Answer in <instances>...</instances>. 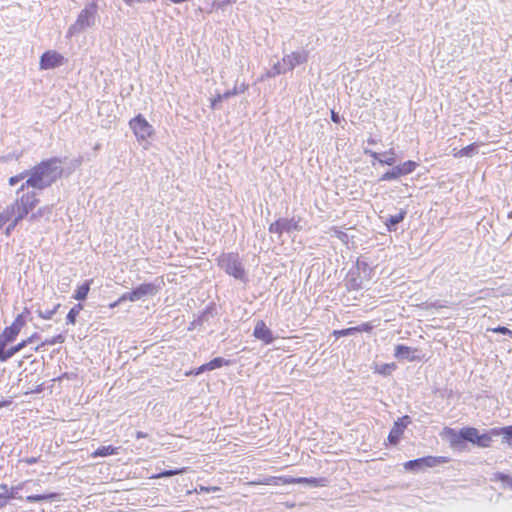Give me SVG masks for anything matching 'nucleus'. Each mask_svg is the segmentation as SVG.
Listing matches in <instances>:
<instances>
[{"mask_svg": "<svg viewBox=\"0 0 512 512\" xmlns=\"http://www.w3.org/2000/svg\"><path fill=\"white\" fill-rule=\"evenodd\" d=\"M61 304H56L54 305V307L52 309H49V310H45V311H42L40 309L37 310V314L40 318L42 319H46V320H49L51 319L54 314L58 311V309L60 308Z\"/></svg>", "mask_w": 512, "mask_h": 512, "instance_id": "f704fd0d", "label": "nucleus"}, {"mask_svg": "<svg viewBox=\"0 0 512 512\" xmlns=\"http://www.w3.org/2000/svg\"><path fill=\"white\" fill-rule=\"evenodd\" d=\"M470 430V427H465L456 431L452 428H446V434L448 435L450 445L452 447H460L464 441H466L465 433Z\"/></svg>", "mask_w": 512, "mask_h": 512, "instance_id": "4468645a", "label": "nucleus"}, {"mask_svg": "<svg viewBox=\"0 0 512 512\" xmlns=\"http://www.w3.org/2000/svg\"><path fill=\"white\" fill-rule=\"evenodd\" d=\"M382 156H383V158H390V157H391V155H390V154H388V155H382Z\"/></svg>", "mask_w": 512, "mask_h": 512, "instance_id": "680f3d73", "label": "nucleus"}, {"mask_svg": "<svg viewBox=\"0 0 512 512\" xmlns=\"http://www.w3.org/2000/svg\"><path fill=\"white\" fill-rule=\"evenodd\" d=\"M356 333H357V328L356 327H349V328H346V329L335 330L334 331V335H336L337 337L350 336V335H354Z\"/></svg>", "mask_w": 512, "mask_h": 512, "instance_id": "58836bf2", "label": "nucleus"}, {"mask_svg": "<svg viewBox=\"0 0 512 512\" xmlns=\"http://www.w3.org/2000/svg\"><path fill=\"white\" fill-rule=\"evenodd\" d=\"M247 86L242 84L240 87H234L232 90H228L223 94H218L211 102V107L213 109L218 108V104L221 103L224 99H228L231 96L243 93L246 90Z\"/></svg>", "mask_w": 512, "mask_h": 512, "instance_id": "dca6fc26", "label": "nucleus"}, {"mask_svg": "<svg viewBox=\"0 0 512 512\" xmlns=\"http://www.w3.org/2000/svg\"><path fill=\"white\" fill-rule=\"evenodd\" d=\"M65 341V336L62 334H58L50 339H46L41 343V345H38L34 348L35 351H38L41 346H53L56 344H61Z\"/></svg>", "mask_w": 512, "mask_h": 512, "instance_id": "7c9ffc66", "label": "nucleus"}, {"mask_svg": "<svg viewBox=\"0 0 512 512\" xmlns=\"http://www.w3.org/2000/svg\"><path fill=\"white\" fill-rule=\"evenodd\" d=\"M411 422L410 420V417L405 415L401 418H398L395 422H394V425L392 427V429L390 430L389 432V435H388V441L393 444V445H396L403 432H404V429L407 427V425Z\"/></svg>", "mask_w": 512, "mask_h": 512, "instance_id": "9d476101", "label": "nucleus"}, {"mask_svg": "<svg viewBox=\"0 0 512 512\" xmlns=\"http://www.w3.org/2000/svg\"><path fill=\"white\" fill-rule=\"evenodd\" d=\"M10 403H11V401H7V400L0 401V408L8 406V405H10Z\"/></svg>", "mask_w": 512, "mask_h": 512, "instance_id": "4d7b16f0", "label": "nucleus"}, {"mask_svg": "<svg viewBox=\"0 0 512 512\" xmlns=\"http://www.w3.org/2000/svg\"><path fill=\"white\" fill-rule=\"evenodd\" d=\"M83 309L81 304L74 305L66 316V323L68 325H74L76 323V318L79 315L80 311Z\"/></svg>", "mask_w": 512, "mask_h": 512, "instance_id": "cd10ccee", "label": "nucleus"}, {"mask_svg": "<svg viewBox=\"0 0 512 512\" xmlns=\"http://www.w3.org/2000/svg\"><path fill=\"white\" fill-rule=\"evenodd\" d=\"M357 333L359 332H370L372 330V325L370 323H363L359 326H356Z\"/></svg>", "mask_w": 512, "mask_h": 512, "instance_id": "de8ad7c7", "label": "nucleus"}, {"mask_svg": "<svg viewBox=\"0 0 512 512\" xmlns=\"http://www.w3.org/2000/svg\"><path fill=\"white\" fill-rule=\"evenodd\" d=\"M187 471V468H180V469H174V470H164L160 473H158L155 478H168L174 475L183 474Z\"/></svg>", "mask_w": 512, "mask_h": 512, "instance_id": "c9c22d12", "label": "nucleus"}, {"mask_svg": "<svg viewBox=\"0 0 512 512\" xmlns=\"http://www.w3.org/2000/svg\"><path fill=\"white\" fill-rule=\"evenodd\" d=\"M29 338H32V342L35 341V339H38L39 338V335L37 333L33 334L32 336H30Z\"/></svg>", "mask_w": 512, "mask_h": 512, "instance_id": "bf43d9fd", "label": "nucleus"}, {"mask_svg": "<svg viewBox=\"0 0 512 512\" xmlns=\"http://www.w3.org/2000/svg\"><path fill=\"white\" fill-rule=\"evenodd\" d=\"M288 483L292 484H307L310 487H324L326 486V479L325 478H316V477H298V478H291Z\"/></svg>", "mask_w": 512, "mask_h": 512, "instance_id": "f3484780", "label": "nucleus"}, {"mask_svg": "<svg viewBox=\"0 0 512 512\" xmlns=\"http://www.w3.org/2000/svg\"><path fill=\"white\" fill-rule=\"evenodd\" d=\"M477 146L475 144H470L461 150H459L455 156L456 157H470L472 156L476 151Z\"/></svg>", "mask_w": 512, "mask_h": 512, "instance_id": "e433bc0d", "label": "nucleus"}, {"mask_svg": "<svg viewBox=\"0 0 512 512\" xmlns=\"http://www.w3.org/2000/svg\"><path fill=\"white\" fill-rule=\"evenodd\" d=\"M492 331L495 333L508 335V336L512 337V330H510L509 328L504 327V326H498V327L492 329Z\"/></svg>", "mask_w": 512, "mask_h": 512, "instance_id": "a18cd8bd", "label": "nucleus"}, {"mask_svg": "<svg viewBox=\"0 0 512 512\" xmlns=\"http://www.w3.org/2000/svg\"><path fill=\"white\" fill-rule=\"evenodd\" d=\"M229 364H230V360H227L223 357H216L206 363V368H208L209 371H212L214 369L221 368V367L227 366Z\"/></svg>", "mask_w": 512, "mask_h": 512, "instance_id": "bb28decb", "label": "nucleus"}, {"mask_svg": "<svg viewBox=\"0 0 512 512\" xmlns=\"http://www.w3.org/2000/svg\"><path fill=\"white\" fill-rule=\"evenodd\" d=\"M331 120L334 122V123H340L341 121V118L339 116L338 113H336L335 111H331Z\"/></svg>", "mask_w": 512, "mask_h": 512, "instance_id": "3c124183", "label": "nucleus"}, {"mask_svg": "<svg viewBox=\"0 0 512 512\" xmlns=\"http://www.w3.org/2000/svg\"><path fill=\"white\" fill-rule=\"evenodd\" d=\"M499 435H503L502 428H492L488 432L480 434L478 429L470 427V430L465 433L467 442L481 448L490 447L493 437Z\"/></svg>", "mask_w": 512, "mask_h": 512, "instance_id": "39448f33", "label": "nucleus"}, {"mask_svg": "<svg viewBox=\"0 0 512 512\" xmlns=\"http://www.w3.org/2000/svg\"><path fill=\"white\" fill-rule=\"evenodd\" d=\"M404 467L409 471H420L423 470V464L421 462V458L410 460L404 463Z\"/></svg>", "mask_w": 512, "mask_h": 512, "instance_id": "473e14b6", "label": "nucleus"}, {"mask_svg": "<svg viewBox=\"0 0 512 512\" xmlns=\"http://www.w3.org/2000/svg\"><path fill=\"white\" fill-rule=\"evenodd\" d=\"M22 313H24V317L26 318V315H28L30 311L28 308H24V311Z\"/></svg>", "mask_w": 512, "mask_h": 512, "instance_id": "052dcab7", "label": "nucleus"}, {"mask_svg": "<svg viewBox=\"0 0 512 512\" xmlns=\"http://www.w3.org/2000/svg\"><path fill=\"white\" fill-rule=\"evenodd\" d=\"M406 216L405 210H400V212L396 215H390L386 221L385 225L389 232L396 231L397 225L404 220Z\"/></svg>", "mask_w": 512, "mask_h": 512, "instance_id": "6ab92c4d", "label": "nucleus"}, {"mask_svg": "<svg viewBox=\"0 0 512 512\" xmlns=\"http://www.w3.org/2000/svg\"><path fill=\"white\" fill-rule=\"evenodd\" d=\"M24 218H20L19 215H16L11 222L8 224V226L5 229V234L9 236L11 232L15 229V227L18 225L20 221H22Z\"/></svg>", "mask_w": 512, "mask_h": 512, "instance_id": "a19ab883", "label": "nucleus"}, {"mask_svg": "<svg viewBox=\"0 0 512 512\" xmlns=\"http://www.w3.org/2000/svg\"><path fill=\"white\" fill-rule=\"evenodd\" d=\"M159 288L153 283H143L132 290L131 301L135 302L146 296H154Z\"/></svg>", "mask_w": 512, "mask_h": 512, "instance_id": "9b49d317", "label": "nucleus"}, {"mask_svg": "<svg viewBox=\"0 0 512 512\" xmlns=\"http://www.w3.org/2000/svg\"><path fill=\"white\" fill-rule=\"evenodd\" d=\"M503 442L508 443L512 447V426L502 427Z\"/></svg>", "mask_w": 512, "mask_h": 512, "instance_id": "ea45409f", "label": "nucleus"}, {"mask_svg": "<svg viewBox=\"0 0 512 512\" xmlns=\"http://www.w3.org/2000/svg\"><path fill=\"white\" fill-rule=\"evenodd\" d=\"M52 212V207L50 206H43V207H40L36 212H33L28 220L30 222H35V221H38L40 218L42 217H49V215L51 214Z\"/></svg>", "mask_w": 512, "mask_h": 512, "instance_id": "4be33fe9", "label": "nucleus"}, {"mask_svg": "<svg viewBox=\"0 0 512 512\" xmlns=\"http://www.w3.org/2000/svg\"><path fill=\"white\" fill-rule=\"evenodd\" d=\"M17 211L15 210V207L11 203L8 205L2 212H0L1 219L3 218L4 224L10 221L12 218L16 217Z\"/></svg>", "mask_w": 512, "mask_h": 512, "instance_id": "c756f323", "label": "nucleus"}, {"mask_svg": "<svg viewBox=\"0 0 512 512\" xmlns=\"http://www.w3.org/2000/svg\"><path fill=\"white\" fill-rule=\"evenodd\" d=\"M39 203L37 194L34 191L17 193L16 200L12 203L20 218H25Z\"/></svg>", "mask_w": 512, "mask_h": 512, "instance_id": "20e7f679", "label": "nucleus"}, {"mask_svg": "<svg viewBox=\"0 0 512 512\" xmlns=\"http://www.w3.org/2000/svg\"><path fill=\"white\" fill-rule=\"evenodd\" d=\"M129 125L135 136L142 140L149 137L153 132L152 126L141 114H138L136 117L131 119Z\"/></svg>", "mask_w": 512, "mask_h": 512, "instance_id": "6e6552de", "label": "nucleus"}, {"mask_svg": "<svg viewBox=\"0 0 512 512\" xmlns=\"http://www.w3.org/2000/svg\"><path fill=\"white\" fill-rule=\"evenodd\" d=\"M8 343L6 342H3L0 340V361L1 362H5L7 361V349H6V346H7Z\"/></svg>", "mask_w": 512, "mask_h": 512, "instance_id": "c03bdc74", "label": "nucleus"}, {"mask_svg": "<svg viewBox=\"0 0 512 512\" xmlns=\"http://www.w3.org/2000/svg\"><path fill=\"white\" fill-rule=\"evenodd\" d=\"M63 63L64 57L54 50L46 51L40 57V68L44 70L59 67L63 65Z\"/></svg>", "mask_w": 512, "mask_h": 512, "instance_id": "1a4fd4ad", "label": "nucleus"}, {"mask_svg": "<svg viewBox=\"0 0 512 512\" xmlns=\"http://www.w3.org/2000/svg\"><path fill=\"white\" fill-rule=\"evenodd\" d=\"M25 177H29V172L28 170L27 171H24L18 175H15V176H12L9 178V184L11 186H14L16 185L17 183H19L20 181H22Z\"/></svg>", "mask_w": 512, "mask_h": 512, "instance_id": "79ce46f5", "label": "nucleus"}, {"mask_svg": "<svg viewBox=\"0 0 512 512\" xmlns=\"http://www.w3.org/2000/svg\"><path fill=\"white\" fill-rule=\"evenodd\" d=\"M415 351L416 350L411 347L399 344L395 347L394 356L397 359H407L409 361H414L416 357L412 355V353H414Z\"/></svg>", "mask_w": 512, "mask_h": 512, "instance_id": "a211bd4d", "label": "nucleus"}, {"mask_svg": "<svg viewBox=\"0 0 512 512\" xmlns=\"http://www.w3.org/2000/svg\"><path fill=\"white\" fill-rule=\"evenodd\" d=\"M498 479L501 480L505 485L512 488V477L503 473L498 474Z\"/></svg>", "mask_w": 512, "mask_h": 512, "instance_id": "49530a36", "label": "nucleus"}, {"mask_svg": "<svg viewBox=\"0 0 512 512\" xmlns=\"http://www.w3.org/2000/svg\"><path fill=\"white\" fill-rule=\"evenodd\" d=\"M285 69L293 70L297 65L303 64L308 60V54L305 51H296L285 55L283 58Z\"/></svg>", "mask_w": 512, "mask_h": 512, "instance_id": "f8f14e48", "label": "nucleus"}, {"mask_svg": "<svg viewBox=\"0 0 512 512\" xmlns=\"http://www.w3.org/2000/svg\"><path fill=\"white\" fill-rule=\"evenodd\" d=\"M253 336L261 340L264 344H271L274 336L270 328L267 327L263 320H258L254 327Z\"/></svg>", "mask_w": 512, "mask_h": 512, "instance_id": "ddd939ff", "label": "nucleus"}, {"mask_svg": "<svg viewBox=\"0 0 512 512\" xmlns=\"http://www.w3.org/2000/svg\"><path fill=\"white\" fill-rule=\"evenodd\" d=\"M16 353H18L15 346H12L11 348L7 349V359H10L12 356H14Z\"/></svg>", "mask_w": 512, "mask_h": 512, "instance_id": "8fccbe9b", "label": "nucleus"}, {"mask_svg": "<svg viewBox=\"0 0 512 512\" xmlns=\"http://www.w3.org/2000/svg\"><path fill=\"white\" fill-rule=\"evenodd\" d=\"M304 229V222L301 217L293 216L290 219L280 218L269 226V232L281 235L284 232L301 231Z\"/></svg>", "mask_w": 512, "mask_h": 512, "instance_id": "423d86ee", "label": "nucleus"}, {"mask_svg": "<svg viewBox=\"0 0 512 512\" xmlns=\"http://www.w3.org/2000/svg\"><path fill=\"white\" fill-rule=\"evenodd\" d=\"M97 15V5L95 3L88 4L79 13L76 21L72 24L67 31V37L80 34L85 29L92 27L95 24Z\"/></svg>", "mask_w": 512, "mask_h": 512, "instance_id": "7ed1b4c3", "label": "nucleus"}, {"mask_svg": "<svg viewBox=\"0 0 512 512\" xmlns=\"http://www.w3.org/2000/svg\"><path fill=\"white\" fill-rule=\"evenodd\" d=\"M29 177L17 190L19 194L26 187L44 190L50 187L63 173L62 161L57 157L44 160L28 170Z\"/></svg>", "mask_w": 512, "mask_h": 512, "instance_id": "f257e3e1", "label": "nucleus"}, {"mask_svg": "<svg viewBox=\"0 0 512 512\" xmlns=\"http://www.w3.org/2000/svg\"><path fill=\"white\" fill-rule=\"evenodd\" d=\"M418 166V164L414 161H406L402 164H399L395 167H393L391 170L385 172L381 177H380V181H391V180H395L401 176H405V175H408L410 173H412L416 167Z\"/></svg>", "mask_w": 512, "mask_h": 512, "instance_id": "0eeeda50", "label": "nucleus"}, {"mask_svg": "<svg viewBox=\"0 0 512 512\" xmlns=\"http://www.w3.org/2000/svg\"><path fill=\"white\" fill-rule=\"evenodd\" d=\"M421 462L423 467H435L438 464L447 462L445 457H434V456H426L421 458Z\"/></svg>", "mask_w": 512, "mask_h": 512, "instance_id": "b1692460", "label": "nucleus"}, {"mask_svg": "<svg viewBox=\"0 0 512 512\" xmlns=\"http://www.w3.org/2000/svg\"><path fill=\"white\" fill-rule=\"evenodd\" d=\"M0 489L4 490L3 493H0V509L5 507L8 503L9 499L14 498L13 493L10 495L7 494L8 486L6 484H0Z\"/></svg>", "mask_w": 512, "mask_h": 512, "instance_id": "72a5a7b5", "label": "nucleus"}, {"mask_svg": "<svg viewBox=\"0 0 512 512\" xmlns=\"http://www.w3.org/2000/svg\"><path fill=\"white\" fill-rule=\"evenodd\" d=\"M146 436H147V434H146V433H144V432H142V431H138V432L136 433V438H137V439L145 438Z\"/></svg>", "mask_w": 512, "mask_h": 512, "instance_id": "6e6d98bb", "label": "nucleus"}, {"mask_svg": "<svg viewBox=\"0 0 512 512\" xmlns=\"http://www.w3.org/2000/svg\"><path fill=\"white\" fill-rule=\"evenodd\" d=\"M119 450H120V447H115V446H112V445L100 446L91 454V456L93 458L107 457V456H110V455L118 454Z\"/></svg>", "mask_w": 512, "mask_h": 512, "instance_id": "aec40b11", "label": "nucleus"}, {"mask_svg": "<svg viewBox=\"0 0 512 512\" xmlns=\"http://www.w3.org/2000/svg\"><path fill=\"white\" fill-rule=\"evenodd\" d=\"M30 343H32V338H27L26 340H23L22 342L15 345V347H16L17 351L19 352Z\"/></svg>", "mask_w": 512, "mask_h": 512, "instance_id": "09e8293b", "label": "nucleus"}, {"mask_svg": "<svg viewBox=\"0 0 512 512\" xmlns=\"http://www.w3.org/2000/svg\"><path fill=\"white\" fill-rule=\"evenodd\" d=\"M213 308L207 307L200 316L192 323L193 325H202L204 322L209 321L213 317Z\"/></svg>", "mask_w": 512, "mask_h": 512, "instance_id": "2f4dec72", "label": "nucleus"}, {"mask_svg": "<svg viewBox=\"0 0 512 512\" xmlns=\"http://www.w3.org/2000/svg\"><path fill=\"white\" fill-rule=\"evenodd\" d=\"M26 323V319L24 317V313H21L19 314L15 320L13 321L12 325H14L15 327H17L20 331L22 329V327L25 325Z\"/></svg>", "mask_w": 512, "mask_h": 512, "instance_id": "37998d69", "label": "nucleus"}, {"mask_svg": "<svg viewBox=\"0 0 512 512\" xmlns=\"http://www.w3.org/2000/svg\"><path fill=\"white\" fill-rule=\"evenodd\" d=\"M56 498H58L57 493L35 494L27 496L26 501L29 503H34L43 500H55Z\"/></svg>", "mask_w": 512, "mask_h": 512, "instance_id": "393cba45", "label": "nucleus"}, {"mask_svg": "<svg viewBox=\"0 0 512 512\" xmlns=\"http://www.w3.org/2000/svg\"><path fill=\"white\" fill-rule=\"evenodd\" d=\"M217 264L226 274L236 280L247 281V274L238 253H222L217 258Z\"/></svg>", "mask_w": 512, "mask_h": 512, "instance_id": "f03ea898", "label": "nucleus"}, {"mask_svg": "<svg viewBox=\"0 0 512 512\" xmlns=\"http://www.w3.org/2000/svg\"><path fill=\"white\" fill-rule=\"evenodd\" d=\"M346 285L349 289L360 290L362 289V279L359 276H354V273L351 272Z\"/></svg>", "mask_w": 512, "mask_h": 512, "instance_id": "c85d7f7f", "label": "nucleus"}, {"mask_svg": "<svg viewBox=\"0 0 512 512\" xmlns=\"http://www.w3.org/2000/svg\"><path fill=\"white\" fill-rule=\"evenodd\" d=\"M331 232H333V235L340 239L343 243L347 244L349 242L348 234L339 230L337 227H332Z\"/></svg>", "mask_w": 512, "mask_h": 512, "instance_id": "4c0bfd02", "label": "nucleus"}, {"mask_svg": "<svg viewBox=\"0 0 512 512\" xmlns=\"http://www.w3.org/2000/svg\"><path fill=\"white\" fill-rule=\"evenodd\" d=\"M23 461L29 465H32V464H35L38 461V459L36 457H30V458L24 459Z\"/></svg>", "mask_w": 512, "mask_h": 512, "instance_id": "5fc2aeb1", "label": "nucleus"}, {"mask_svg": "<svg viewBox=\"0 0 512 512\" xmlns=\"http://www.w3.org/2000/svg\"><path fill=\"white\" fill-rule=\"evenodd\" d=\"M120 303H121V301H119V299H118V300H116L115 302H113V303H111V304H110V308H115V307H117Z\"/></svg>", "mask_w": 512, "mask_h": 512, "instance_id": "13d9d810", "label": "nucleus"}, {"mask_svg": "<svg viewBox=\"0 0 512 512\" xmlns=\"http://www.w3.org/2000/svg\"><path fill=\"white\" fill-rule=\"evenodd\" d=\"M131 297H132V291L131 292H126L124 293L120 298H119V301L121 302H124V301H131Z\"/></svg>", "mask_w": 512, "mask_h": 512, "instance_id": "603ef678", "label": "nucleus"}, {"mask_svg": "<svg viewBox=\"0 0 512 512\" xmlns=\"http://www.w3.org/2000/svg\"><path fill=\"white\" fill-rule=\"evenodd\" d=\"M19 332L20 330L11 324L9 327H6L0 334V340L6 343H11L16 339Z\"/></svg>", "mask_w": 512, "mask_h": 512, "instance_id": "412c9836", "label": "nucleus"}, {"mask_svg": "<svg viewBox=\"0 0 512 512\" xmlns=\"http://www.w3.org/2000/svg\"><path fill=\"white\" fill-rule=\"evenodd\" d=\"M90 290V281H85L82 285H80L75 291L73 297L76 300H85Z\"/></svg>", "mask_w": 512, "mask_h": 512, "instance_id": "a878e982", "label": "nucleus"}, {"mask_svg": "<svg viewBox=\"0 0 512 512\" xmlns=\"http://www.w3.org/2000/svg\"><path fill=\"white\" fill-rule=\"evenodd\" d=\"M205 371H209V369H208V368H206V363H205V364H203V365H201L200 367H198V368L194 371V374H195V375H199V374H201V373H203V372H205Z\"/></svg>", "mask_w": 512, "mask_h": 512, "instance_id": "864d4df0", "label": "nucleus"}, {"mask_svg": "<svg viewBox=\"0 0 512 512\" xmlns=\"http://www.w3.org/2000/svg\"><path fill=\"white\" fill-rule=\"evenodd\" d=\"M373 159L377 160L381 165L393 166L396 163L395 153L393 149L384 152L383 154L366 151Z\"/></svg>", "mask_w": 512, "mask_h": 512, "instance_id": "2eb2a0df", "label": "nucleus"}, {"mask_svg": "<svg viewBox=\"0 0 512 512\" xmlns=\"http://www.w3.org/2000/svg\"><path fill=\"white\" fill-rule=\"evenodd\" d=\"M286 72H288V70L285 69V65H284L283 60H282V61L276 62L272 66V68L266 72V77L273 78V77H276V76H278L280 74H284Z\"/></svg>", "mask_w": 512, "mask_h": 512, "instance_id": "5701e85b", "label": "nucleus"}]
</instances>
